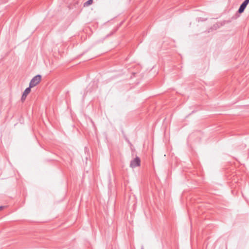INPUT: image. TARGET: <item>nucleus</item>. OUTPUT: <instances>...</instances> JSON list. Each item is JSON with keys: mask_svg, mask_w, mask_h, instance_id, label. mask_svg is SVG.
<instances>
[{"mask_svg": "<svg viewBox=\"0 0 249 249\" xmlns=\"http://www.w3.org/2000/svg\"><path fill=\"white\" fill-rule=\"evenodd\" d=\"M41 80V75L40 74L34 76L31 80L29 87L32 88L36 86Z\"/></svg>", "mask_w": 249, "mask_h": 249, "instance_id": "obj_1", "label": "nucleus"}, {"mask_svg": "<svg viewBox=\"0 0 249 249\" xmlns=\"http://www.w3.org/2000/svg\"><path fill=\"white\" fill-rule=\"evenodd\" d=\"M141 164V160L138 157H136L130 162V167L134 168L139 166Z\"/></svg>", "mask_w": 249, "mask_h": 249, "instance_id": "obj_2", "label": "nucleus"}, {"mask_svg": "<svg viewBox=\"0 0 249 249\" xmlns=\"http://www.w3.org/2000/svg\"><path fill=\"white\" fill-rule=\"evenodd\" d=\"M249 3V0H245L240 6L238 12L239 14L242 13L244 11Z\"/></svg>", "mask_w": 249, "mask_h": 249, "instance_id": "obj_3", "label": "nucleus"}, {"mask_svg": "<svg viewBox=\"0 0 249 249\" xmlns=\"http://www.w3.org/2000/svg\"><path fill=\"white\" fill-rule=\"evenodd\" d=\"M31 88H30V87H29L28 88H27L24 91L22 95V96H21V100L22 102H23L25 99L26 98V97L27 96V95L31 91Z\"/></svg>", "mask_w": 249, "mask_h": 249, "instance_id": "obj_4", "label": "nucleus"}, {"mask_svg": "<svg viewBox=\"0 0 249 249\" xmlns=\"http://www.w3.org/2000/svg\"><path fill=\"white\" fill-rule=\"evenodd\" d=\"M93 2V0H88L84 3V6H88L91 4Z\"/></svg>", "mask_w": 249, "mask_h": 249, "instance_id": "obj_5", "label": "nucleus"}, {"mask_svg": "<svg viewBox=\"0 0 249 249\" xmlns=\"http://www.w3.org/2000/svg\"><path fill=\"white\" fill-rule=\"evenodd\" d=\"M125 140H126L128 142H129V143L130 142H129V140H128V139H127V138H125Z\"/></svg>", "mask_w": 249, "mask_h": 249, "instance_id": "obj_6", "label": "nucleus"}, {"mask_svg": "<svg viewBox=\"0 0 249 249\" xmlns=\"http://www.w3.org/2000/svg\"><path fill=\"white\" fill-rule=\"evenodd\" d=\"M3 208V206H0V210H2Z\"/></svg>", "mask_w": 249, "mask_h": 249, "instance_id": "obj_7", "label": "nucleus"}]
</instances>
